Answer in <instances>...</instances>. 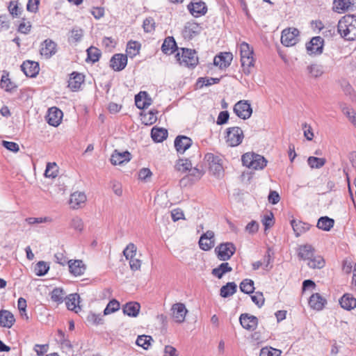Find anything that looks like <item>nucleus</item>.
Segmentation results:
<instances>
[{
    "instance_id": "51",
    "label": "nucleus",
    "mask_w": 356,
    "mask_h": 356,
    "mask_svg": "<svg viewBox=\"0 0 356 356\" xmlns=\"http://www.w3.org/2000/svg\"><path fill=\"white\" fill-rule=\"evenodd\" d=\"M282 350L272 347H264L260 350V356H280Z\"/></svg>"
},
{
    "instance_id": "15",
    "label": "nucleus",
    "mask_w": 356,
    "mask_h": 356,
    "mask_svg": "<svg viewBox=\"0 0 356 356\" xmlns=\"http://www.w3.org/2000/svg\"><path fill=\"white\" fill-rule=\"evenodd\" d=\"M201 31V27L194 22H187L182 31V35L184 39L190 40L197 35Z\"/></svg>"
},
{
    "instance_id": "35",
    "label": "nucleus",
    "mask_w": 356,
    "mask_h": 356,
    "mask_svg": "<svg viewBox=\"0 0 356 356\" xmlns=\"http://www.w3.org/2000/svg\"><path fill=\"white\" fill-rule=\"evenodd\" d=\"M307 72L312 78L317 79L323 74L324 69L322 65L314 63L307 67Z\"/></svg>"
},
{
    "instance_id": "29",
    "label": "nucleus",
    "mask_w": 356,
    "mask_h": 356,
    "mask_svg": "<svg viewBox=\"0 0 356 356\" xmlns=\"http://www.w3.org/2000/svg\"><path fill=\"white\" fill-rule=\"evenodd\" d=\"M140 305L137 302H129L126 303L123 307V313L129 316L136 317L140 312Z\"/></svg>"
},
{
    "instance_id": "3",
    "label": "nucleus",
    "mask_w": 356,
    "mask_h": 356,
    "mask_svg": "<svg viewBox=\"0 0 356 356\" xmlns=\"http://www.w3.org/2000/svg\"><path fill=\"white\" fill-rule=\"evenodd\" d=\"M243 165L252 170H262L267 164V160L261 155L248 152L242 156Z\"/></svg>"
},
{
    "instance_id": "16",
    "label": "nucleus",
    "mask_w": 356,
    "mask_h": 356,
    "mask_svg": "<svg viewBox=\"0 0 356 356\" xmlns=\"http://www.w3.org/2000/svg\"><path fill=\"white\" fill-rule=\"evenodd\" d=\"M324 40L320 36L311 39L307 44V50L309 54H321L323 52Z\"/></svg>"
},
{
    "instance_id": "10",
    "label": "nucleus",
    "mask_w": 356,
    "mask_h": 356,
    "mask_svg": "<svg viewBox=\"0 0 356 356\" xmlns=\"http://www.w3.org/2000/svg\"><path fill=\"white\" fill-rule=\"evenodd\" d=\"M239 321L241 326L249 331H254L258 325V318L247 313L241 314Z\"/></svg>"
},
{
    "instance_id": "2",
    "label": "nucleus",
    "mask_w": 356,
    "mask_h": 356,
    "mask_svg": "<svg viewBox=\"0 0 356 356\" xmlns=\"http://www.w3.org/2000/svg\"><path fill=\"white\" fill-rule=\"evenodd\" d=\"M241 62L245 74H251L254 65V51L252 48L245 42L240 44Z\"/></svg>"
},
{
    "instance_id": "19",
    "label": "nucleus",
    "mask_w": 356,
    "mask_h": 356,
    "mask_svg": "<svg viewBox=\"0 0 356 356\" xmlns=\"http://www.w3.org/2000/svg\"><path fill=\"white\" fill-rule=\"evenodd\" d=\"M340 306L345 310L351 311L356 308V298L353 294L344 293L339 300Z\"/></svg>"
},
{
    "instance_id": "6",
    "label": "nucleus",
    "mask_w": 356,
    "mask_h": 356,
    "mask_svg": "<svg viewBox=\"0 0 356 356\" xmlns=\"http://www.w3.org/2000/svg\"><path fill=\"white\" fill-rule=\"evenodd\" d=\"M299 31L296 28L285 29L282 32L281 42L286 47H292L299 41Z\"/></svg>"
},
{
    "instance_id": "44",
    "label": "nucleus",
    "mask_w": 356,
    "mask_h": 356,
    "mask_svg": "<svg viewBox=\"0 0 356 356\" xmlns=\"http://www.w3.org/2000/svg\"><path fill=\"white\" fill-rule=\"evenodd\" d=\"M240 289L246 294H250L254 292V282L250 279H245L240 284Z\"/></svg>"
},
{
    "instance_id": "17",
    "label": "nucleus",
    "mask_w": 356,
    "mask_h": 356,
    "mask_svg": "<svg viewBox=\"0 0 356 356\" xmlns=\"http://www.w3.org/2000/svg\"><path fill=\"white\" fill-rule=\"evenodd\" d=\"M63 118V112L56 107H51L48 110L47 115V121L49 124L57 127L58 126Z\"/></svg>"
},
{
    "instance_id": "7",
    "label": "nucleus",
    "mask_w": 356,
    "mask_h": 356,
    "mask_svg": "<svg viewBox=\"0 0 356 356\" xmlns=\"http://www.w3.org/2000/svg\"><path fill=\"white\" fill-rule=\"evenodd\" d=\"M215 252L220 260L227 261L235 253L236 247L231 242L222 243L215 248Z\"/></svg>"
},
{
    "instance_id": "54",
    "label": "nucleus",
    "mask_w": 356,
    "mask_h": 356,
    "mask_svg": "<svg viewBox=\"0 0 356 356\" xmlns=\"http://www.w3.org/2000/svg\"><path fill=\"white\" fill-rule=\"evenodd\" d=\"M157 113V111L154 112L153 111H149L147 113L145 114L143 116V122L146 125H151L154 124L156 120L157 117L156 114Z\"/></svg>"
},
{
    "instance_id": "39",
    "label": "nucleus",
    "mask_w": 356,
    "mask_h": 356,
    "mask_svg": "<svg viewBox=\"0 0 356 356\" xmlns=\"http://www.w3.org/2000/svg\"><path fill=\"white\" fill-rule=\"evenodd\" d=\"M314 248L311 245H304L300 246L298 249V256L304 260H309L314 255Z\"/></svg>"
},
{
    "instance_id": "14",
    "label": "nucleus",
    "mask_w": 356,
    "mask_h": 356,
    "mask_svg": "<svg viewBox=\"0 0 356 356\" xmlns=\"http://www.w3.org/2000/svg\"><path fill=\"white\" fill-rule=\"evenodd\" d=\"M40 54L45 58L49 59L57 51V44L50 39L45 40L40 47Z\"/></svg>"
},
{
    "instance_id": "34",
    "label": "nucleus",
    "mask_w": 356,
    "mask_h": 356,
    "mask_svg": "<svg viewBox=\"0 0 356 356\" xmlns=\"http://www.w3.org/2000/svg\"><path fill=\"white\" fill-rule=\"evenodd\" d=\"M79 296L77 293L70 294L65 298V304L68 309L74 311L76 313L80 309L78 305Z\"/></svg>"
},
{
    "instance_id": "12",
    "label": "nucleus",
    "mask_w": 356,
    "mask_h": 356,
    "mask_svg": "<svg viewBox=\"0 0 356 356\" xmlns=\"http://www.w3.org/2000/svg\"><path fill=\"white\" fill-rule=\"evenodd\" d=\"M127 65V56L122 54H114L110 60L111 67L116 72L122 71Z\"/></svg>"
},
{
    "instance_id": "47",
    "label": "nucleus",
    "mask_w": 356,
    "mask_h": 356,
    "mask_svg": "<svg viewBox=\"0 0 356 356\" xmlns=\"http://www.w3.org/2000/svg\"><path fill=\"white\" fill-rule=\"evenodd\" d=\"M87 60H89L92 63L98 61L101 56L100 51L97 48L93 47H90L87 49Z\"/></svg>"
},
{
    "instance_id": "63",
    "label": "nucleus",
    "mask_w": 356,
    "mask_h": 356,
    "mask_svg": "<svg viewBox=\"0 0 356 356\" xmlns=\"http://www.w3.org/2000/svg\"><path fill=\"white\" fill-rule=\"evenodd\" d=\"M229 115L228 111H225L220 112L216 121L217 124L222 125L226 124L229 120Z\"/></svg>"
},
{
    "instance_id": "18",
    "label": "nucleus",
    "mask_w": 356,
    "mask_h": 356,
    "mask_svg": "<svg viewBox=\"0 0 356 356\" xmlns=\"http://www.w3.org/2000/svg\"><path fill=\"white\" fill-rule=\"evenodd\" d=\"M171 310L172 312V317L177 323H181L184 321L188 312L184 304L180 302L175 303L172 305Z\"/></svg>"
},
{
    "instance_id": "59",
    "label": "nucleus",
    "mask_w": 356,
    "mask_h": 356,
    "mask_svg": "<svg viewBox=\"0 0 356 356\" xmlns=\"http://www.w3.org/2000/svg\"><path fill=\"white\" fill-rule=\"evenodd\" d=\"M154 25H155V22H154V19L152 17H148V18H146L143 21V26L144 31L145 32L151 33L152 31H153L154 30V28H155Z\"/></svg>"
},
{
    "instance_id": "37",
    "label": "nucleus",
    "mask_w": 356,
    "mask_h": 356,
    "mask_svg": "<svg viewBox=\"0 0 356 356\" xmlns=\"http://www.w3.org/2000/svg\"><path fill=\"white\" fill-rule=\"evenodd\" d=\"M232 270V268L229 264L227 262H224L220 264L217 268H213L211 271V274L218 279H220L225 273L231 272Z\"/></svg>"
},
{
    "instance_id": "55",
    "label": "nucleus",
    "mask_w": 356,
    "mask_h": 356,
    "mask_svg": "<svg viewBox=\"0 0 356 356\" xmlns=\"http://www.w3.org/2000/svg\"><path fill=\"white\" fill-rule=\"evenodd\" d=\"M1 87L6 91L10 92L16 88V86L10 80L8 76L3 75L1 79Z\"/></svg>"
},
{
    "instance_id": "42",
    "label": "nucleus",
    "mask_w": 356,
    "mask_h": 356,
    "mask_svg": "<svg viewBox=\"0 0 356 356\" xmlns=\"http://www.w3.org/2000/svg\"><path fill=\"white\" fill-rule=\"evenodd\" d=\"M141 44L139 42L131 40L127 43V56L133 58L138 55L140 52Z\"/></svg>"
},
{
    "instance_id": "53",
    "label": "nucleus",
    "mask_w": 356,
    "mask_h": 356,
    "mask_svg": "<svg viewBox=\"0 0 356 356\" xmlns=\"http://www.w3.org/2000/svg\"><path fill=\"white\" fill-rule=\"evenodd\" d=\"M120 309V302L113 299L111 300L104 310V314L108 315L118 311Z\"/></svg>"
},
{
    "instance_id": "11",
    "label": "nucleus",
    "mask_w": 356,
    "mask_h": 356,
    "mask_svg": "<svg viewBox=\"0 0 356 356\" xmlns=\"http://www.w3.org/2000/svg\"><path fill=\"white\" fill-rule=\"evenodd\" d=\"M21 70L26 76L33 78L38 74L40 67L38 62L27 60L21 65Z\"/></svg>"
},
{
    "instance_id": "32",
    "label": "nucleus",
    "mask_w": 356,
    "mask_h": 356,
    "mask_svg": "<svg viewBox=\"0 0 356 356\" xmlns=\"http://www.w3.org/2000/svg\"><path fill=\"white\" fill-rule=\"evenodd\" d=\"M86 201V196L83 193L74 192L70 196V204L72 209H78Z\"/></svg>"
},
{
    "instance_id": "57",
    "label": "nucleus",
    "mask_w": 356,
    "mask_h": 356,
    "mask_svg": "<svg viewBox=\"0 0 356 356\" xmlns=\"http://www.w3.org/2000/svg\"><path fill=\"white\" fill-rule=\"evenodd\" d=\"M136 246L132 243H130L127 245L126 248L123 251V254L124 255L125 258L127 259H129V258L134 257L136 254Z\"/></svg>"
},
{
    "instance_id": "58",
    "label": "nucleus",
    "mask_w": 356,
    "mask_h": 356,
    "mask_svg": "<svg viewBox=\"0 0 356 356\" xmlns=\"http://www.w3.org/2000/svg\"><path fill=\"white\" fill-rule=\"evenodd\" d=\"M87 321L93 325H100L103 323L102 316L95 313H90L87 316Z\"/></svg>"
},
{
    "instance_id": "60",
    "label": "nucleus",
    "mask_w": 356,
    "mask_h": 356,
    "mask_svg": "<svg viewBox=\"0 0 356 356\" xmlns=\"http://www.w3.org/2000/svg\"><path fill=\"white\" fill-rule=\"evenodd\" d=\"M252 302L259 307H261L264 303V295L261 292L257 291L254 295L251 296Z\"/></svg>"
},
{
    "instance_id": "26",
    "label": "nucleus",
    "mask_w": 356,
    "mask_h": 356,
    "mask_svg": "<svg viewBox=\"0 0 356 356\" xmlns=\"http://www.w3.org/2000/svg\"><path fill=\"white\" fill-rule=\"evenodd\" d=\"M84 81V76L78 72H74L70 74V79L68 81V87L72 91L78 90L81 83Z\"/></svg>"
},
{
    "instance_id": "52",
    "label": "nucleus",
    "mask_w": 356,
    "mask_h": 356,
    "mask_svg": "<svg viewBox=\"0 0 356 356\" xmlns=\"http://www.w3.org/2000/svg\"><path fill=\"white\" fill-rule=\"evenodd\" d=\"M273 253L272 252L271 248H268L267 252L264 257V261L262 262L264 265V268L266 270H269L273 268V265L271 264V263L273 262Z\"/></svg>"
},
{
    "instance_id": "25",
    "label": "nucleus",
    "mask_w": 356,
    "mask_h": 356,
    "mask_svg": "<svg viewBox=\"0 0 356 356\" xmlns=\"http://www.w3.org/2000/svg\"><path fill=\"white\" fill-rule=\"evenodd\" d=\"M131 159V154L127 152H120L115 150L111 157V162L113 165H121L124 162H128Z\"/></svg>"
},
{
    "instance_id": "28",
    "label": "nucleus",
    "mask_w": 356,
    "mask_h": 356,
    "mask_svg": "<svg viewBox=\"0 0 356 356\" xmlns=\"http://www.w3.org/2000/svg\"><path fill=\"white\" fill-rule=\"evenodd\" d=\"M326 303L327 300L317 293L312 295L309 301L310 307L318 311L322 310Z\"/></svg>"
},
{
    "instance_id": "56",
    "label": "nucleus",
    "mask_w": 356,
    "mask_h": 356,
    "mask_svg": "<svg viewBox=\"0 0 356 356\" xmlns=\"http://www.w3.org/2000/svg\"><path fill=\"white\" fill-rule=\"evenodd\" d=\"M220 81V79L218 78H199L197 80V84L200 85V88H202L203 86H209L215 83H218Z\"/></svg>"
},
{
    "instance_id": "31",
    "label": "nucleus",
    "mask_w": 356,
    "mask_h": 356,
    "mask_svg": "<svg viewBox=\"0 0 356 356\" xmlns=\"http://www.w3.org/2000/svg\"><path fill=\"white\" fill-rule=\"evenodd\" d=\"M177 43L173 37H167L161 46V50L165 54H172L177 50Z\"/></svg>"
},
{
    "instance_id": "41",
    "label": "nucleus",
    "mask_w": 356,
    "mask_h": 356,
    "mask_svg": "<svg viewBox=\"0 0 356 356\" xmlns=\"http://www.w3.org/2000/svg\"><path fill=\"white\" fill-rule=\"evenodd\" d=\"M53 302L60 304L66 298V293L62 288H55L50 293Z\"/></svg>"
},
{
    "instance_id": "48",
    "label": "nucleus",
    "mask_w": 356,
    "mask_h": 356,
    "mask_svg": "<svg viewBox=\"0 0 356 356\" xmlns=\"http://www.w3.org/2000/svg\"><path fill=\"white\" fill-rule=\"evenodd\" d=\"M175 168L178 171L186 172L192 168V163L191 161L187 159H181L177 161Z\"/></svg>"
},
{
    "instance_id": "9",
    "label": "nucleus",
    "mask_w": 356,
    "mask_h": 356,
    "mask_svg": "<svg viewBox=\"0 0 356 356\" xmlns=\"http://www.w3.org/2000/svg\"><path fill=\"white\" fill-rule=\"evenodd\" d=\"M205 159L209 163V170L216 176L219 177L223 172L221 159L213 154L208 153L205 155Z\"/></svg>"
},
{
    "instance_id": "30",
    "label": "nucleus",
    "mask_w": 356,
    "mask_h": 356,
    "mask_svg": "<svg viewBox=\"0 0 356 356\" xmlns=\"http://www.w3.org/2000/svg\"><path fill=\"white\" fill-rule=\"evenodd\" d=\"M291 225L293 228L295 235L297 237L300 236L302 234L308 231L310 228L309 224L294 219L291 220Z\"/></svg>"
},
{
    "instance_id": "61",
    "label": "nucleus",
    "mask_w": 356,
    "mask_h": 356,
    "mask_svg": "<svg viewBox=\"0 0 356 356\" xmlns=\"http://www.w3.org/2000/svg\"><path fill=\"white\" fill-rule=\"evenodd\" d=\"M2 145L8 150L13 152H17L19 150V145L15 142L2 140Z\"/></svg>"
},
{
    "instance_id": "13",
    "label": "nucleus",
    "mask_w": 356,
    "mask_h": 356,
    "mask_svg": "<svg viewBox=\"0 0 356 356\" xmlns=\"http://www.w3.org/2000/svg\"><path fill=\"white\" fill-rule=\"evenodd\" d=\"M356 8V0H334L333 9L341 13L353 11Z\"/></svg>"
},
{
    "instance_id": "27",
    "label": "nucleus",
    "mask_w": 356,
    "mask_h": 356,
    "mask_svg": "<svg viewBox=\"0 0 356 356\" xmlns=\"http://www.w3.org/2000/svg\"><path fill=\"white\" fill-rule=\"evenodd\" d=\"M15 321L13 314L8 311L2 309L0 311V325L10 328Z\"/></svg>"
},
{
    "instance_id": "24",
    "label": "nucleus",
    "mask_w": 356,
    "mask_h": 356,
    "mask_svg": "<svg viewBox=\"0 0 356 356\" xmlns=\"http://www.w3.org/2000/svg\"><path fill=\"white\" fill-rule=\"evenodd\" d=\"M188 8L193 16L198 17L201 15H204L207 11V7L204 2L199 1L193 3L191 2L188 6Z\"/></svg>"
},
{
    "instance_id": "64",
    "label": "nucleus",
    "mask_w": 356,
    "mask_h": 356,
    "mask_svg": "<svg viewBox=\"0 0 356 356\" xmlns=\"http://www.w3.org/2000/svg\"><path fill=\"white\" fill-rule=\"evenodd\" d=\"M71 226L76 230L81 231L83 229V220L79 217H74L72 219Z\"/></svg>"
},
{
    "instance_id": "1",
    "label": "nucleus",
    "mask_w": 356,
    "mask_h": 356,
    "mask_svg": "<svg viewBox=\"0 0 356 356\" xmlns=\"http://www.w3.org/2000/svg\"><path fill=\"white\" fill-rule=\"evenodd\" d=\"M337 31L346 40L356 39V16L346 15L342 17L337 24Z\"/></svg>"
},
{
    "instance_id": "49",
    "label": "nucleus",
    "mask_w": 356,
    "mask_h": 356,
    "mask_svg": "<svg viewBox=\"0 0 356 356\" xmlns=\"http://www.w3.org/2000/svg\"><path fill=\"white\" fill-rule=\"evenodd\" d=\"M49 266L47 262L40 261L35 266V273L38 276H43L47 273Z\"/></svg>"
},
{
    "instance_id": "62",
    "label": "nucleus",
    "mask_w": 356,
    "mask_h": 356,
    "mask_svg": "<svg viewBox=\"0 0 356 356\" xmlns=\"http://www.w3.org/2000/svg\"><path fill=\"white\" fill-rule=\"evenodd\" d=\"M262 223L265 227V230L271 227L274 224L273 213H270L269 215H265L262 219Z\"/></svg>"
},
{
    "instance_id": "8",
    "label": "nucleus",
    "mask_w": 356,
    "mask_h": 356,
    "mask_svg": "<svg viewBox=\"0 0 356 356\" xmlns=\"http://www.w3.org/2000/svg\"><path fill=\"white\" fill-rule=\"evenodd\" d=\"M234 111L238 117L243 120L250 118L252 113L251 105L246 100L238 102L234 106Z\"/></svg>"
},
{
    "instance_id": "22",
    "label": "nucleus",
    "mask_w": 356,
    "mask_h": 356,
    "mask_svg": "<svg viewBox=\"0 0 356 356\" xmlns=\"http://www.w3.org/2000/svg\"><path fill=\"white\" fill-rule=\"evenodd\" d=\"M214 233L212 231H207L203 234L199 240L200 248L205 251L209 250L213 246Z\"/></svg>"
},
{
    "instance_id": "5",
    "label": "nucleus",
    "mask_w": 356,
    "mask_h": 356,
    "mask_svg": "<svg viewBox=\"0 0 356 356\" xmlns=\"http://www.w3.org/2000/svg\"><path fill=\"white\" fill-rule=\"evenodd\" d=\"M244 138L243 130L238 127H232L226 130V143L228 146L236 147L239 145Z\"/></svg>"
},
{
    "instance_id": "45",
    "label": "nucleus",
    "mask_w": 356,
    "mask_h": 356,
    "mask_svg": "<svg viewBox=\"0 0 356 356\" xmlns=\"http://www.w3.org/2000/svg\"><path fill=\"white\" fill-rule=\"evenodd\" d=\"M58 168L56 163H47L44 171L45 177L55 178L58 176Z\"/></svg>"
},
{
    "instance_id": "23",
    "label": "nucleus",
    "mask_w": 356,
    "mask_h": 356,
    "mask_svg": "<svg viewBox=\"0 0 356 356\" xmlns=\"http://www.w3.org/2000/svg\"><path fill=\"white\" fill-rule=\"evenodd\" d=\"M232 60V54L225 52L216 56L213 59V64L218 66L220 69L227 68L231 64Z\"/></svg>"
},
{
    "instance_id": "33",
    "label": "nucleus",
    "mask_w": 356,
    "mask_h": 356,
    "mask_svg": "<svg viewBox=\"0 0 356 356\" xmlns=\"http://www.w3.org/2000/svg\"><path fill=\"white\" fill-rule=\"evenodd\" d=\"M147 96L146 92H140L135 96V104L138 108L143 109L150 105L151 99L148 98Z\"/></svg>"
},
{
    "instance_id": "50",
    "label": "nucleus",
    "mask_w": 356,
    "mask_h": 356,
    "mask_svg": "<svg viewBox=\"0 0 356 356\" xmlns=\"http://www.w3.org/2000/svg\"><path fill=\"white\" fill-rule=\"evenodd\" d=\"M152 340V338L150 336L140 335L138 337L136 343L138 346L142 347L145 350H147L151 344L150 341Z\"/></svg>"
},
{
    "instance_id": "38",
    "label": "nucleus",
    "mask_w": 356,
    "mask_h": 356,
    "mask_svg": "<svg viewBox=\"0 0 356 356\" xmlns=\"http://www.w3.org/2000/svg\"><path fill=\"white\" fill-rule=\"evenodd\" d=\"M334 220L327 216L321 217L317 222V227L324 231H330L333 227Z\"/></svg>"
},
{
    "instance_id": "40",
    "label": "nucleus",
    "mask_w": 356,
    "mask_h": 356,
    "mask_svg": "<svg viewBox=\"0 0 356 356\" xmlns=\"http://www.w3.org/2000/svg\"><path fill=\"white\" fill-rule=\"evenodd\" d=\"M237 285L234 282H228L220 289V294L222 298H227L236 292Z\"/></svg>"
},
{
    "instance_id": "20",
    "label": "nucleus",
    "mask_w": 356,
    "mask_h": 356,
    "mask_svg": "<svg viewBox=\"0 0 356 356\" xmlns=\"http://www.w3.org/2000/svg\"><path fill=\"white\" fill-rule=\"evenodd\" d=\"M192 145V140L185 136H178L175 140V147L177 152L183 154Z\"/></svg>"
},
{
    "instance_id": "46",
    "label": "nucleus",
    "mask_w": 356,
    "mask_h": 356,
    "mask_svg": "<svg viewBox=\"0 0 356 356\" xmlns=\"http://www.w3.org/2000/svg\"><path fill=\"white\" fill-rule=\"evenodd\" d=\"M307 163H308V165L312 168L318 169V168H321V167H323L325 164L326 159L324 158L309 156L307 159Z\"/></svg>"
},
{
    "instance_id": "21",
    "label": "nucleus",
    "mask_w": 356,
    "mask_h": 356,
    "mask_svg": "<svg viewBox=\"0 0 356 356\" xmlns=\"http://www.w3.org/2000/svg\"><path fill=\"white\" fill-rule=\"evenodd\" d=\"M69 270L74 276L83 275L86 268L82 260H69Z\"/></svg>"
},
{
    "instance_id": "4",
    "label": "nucleus",
    "mask_w": 356,
    "mask_h": 356,
    "mask_svg": "<svg viewBox=\"0 0 356 356\" xmlns=\"http://www.w3.org/2000/svg\"><path fill=\"white\" fill-rule=\"evenodd\" d=\"M175 55L176 60L181 65L194 67L198 64V57L194 49L181 48Z\"/></svg>"
},
{
    "instance_id": "43",
    "label": "nucleus",
    "mask_w": 356,
    "mask_h": 356,
    "mask_svg": "<svg viewBox=\"0 0 356 356\" xmlns=\"http://www.w3.org/2000/svg\"><path fill=\"white\" fill-rule=\"evenodd\" d=\"M325 260L321 256H314L308 260L307 265L312 268L321 269L325 266Z\"/></svg>"
},
{
    "instance_id": "36",
    "label": "nucleus",
    "mask_w": 356,
    "mask_h": 356,
    "mask_svg": "<svg viewBox=\"0 0 356 356\" xmlns=\"http://www.w3.org/2000/svg\"><path fill=\"white\" fill-rule=\"evenodd\" d=\"M151 136L154 141L161 143L168 137V131L163 128L153 127Z\"/></svg>"
}]
</instances>
